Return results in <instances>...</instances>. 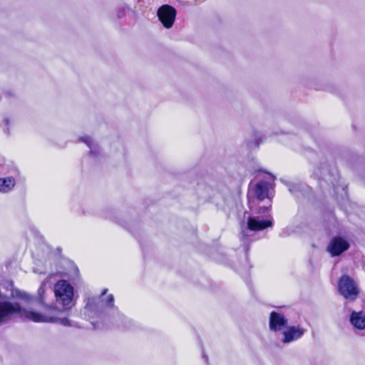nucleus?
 <instances>
[{"mask_svg":"<svg viewBox=\"0 0 365 365\" xmlns=\"http://www.w3.org/2000/svg\"><path fill=\"white\" fill-rule=\"evenodd\" d=\"M56 302L62 305L60 309L56 305L46 306L43 313L34 310L21 309L18 303L6 301L0 302V325L7 322L14 314H19L21 317L34 322H44L61 324L64 327H76L77 324L69 319L71 304L73 301L74 291L73 286L66 280H58L53 287Z\"/></svg>","mask_w":365,"mask_h":365,"instance_id":"obj_1","label":"nucleus"},{"mask_svg":"<svg viewBox=\"0 0 365 365\" xmlns=\"http://www.w3.org/2000/svg\"><path fill=\"white\" fill-rule=\"evenodd\" d=\"M270 188L271 185L265 181H261L255 185H250L247 195L250 207H252V203L254 204L255 200L261 202L264 199H268V205L259 207L258 212L264 213L268 210L269 207H271Z\"/></svg>","mask_w":365,"mask_h":365,"instance_id":"obj_2","label":"nucleus"},{"mask_svg":"<svg viewBox=\"0 0 365 365\" xmlns=\"http://www.w3.org/2000/svg\"><path fill=\"white\" fill-rule=\"evenodd\" d=\"M107 289H104L98 298H89L85 307L88 311L103 312L105 309L114 308V297L112 294L106 295Z\"/></svg>","mask_w":365,"mask_h":365,"instance_id":"obj_3","label":"nucleus"},{"mask_svg":"<svg viewBox=\"0 0 365 365\" xmlns=\"http://www.w3.org/2000/svg\"><path fill=\"white\" fill-rule=\"evenodd\" d=\"M339 292L346 299L354 300L359 294L355 282L348 276L341 277L339 282Z\"/></svg>","mask_w":365,"mask_h":365,"instance_id":"obj_4","label":"nucleus"},{"mask_svg":"<svg viewBox=\"0 0 365 365\" xmlns=\"http://www.w3.org/2000/svg\"><path fill=\"white\" fill-rule=\"evenodd\" d=\"M158 16L163 26L169 29L172 27L174 24L176 16V10L170 5H163L158 10Z\"/></svg>","mask_w":365,"mask_h":365,"instance_id":"obj_5","label":"nucleus"},{"mask_svg":"<svg viewBox=\"0 0 365 365\" xmlns=\"http://www.w3.org/2000/svg\"><path fill=\"white\" fill-rule=\"evenodd\" d=\"M305 329L300 326L287 327L282 331L281 341L283 344H289L302 337Z\"/></svg>","mask_w":365,"mask_h":365,"instance_id":"obj_6","label":"nucleus"},{"mask_svg":"<svg viewBox=\"0 0 365 365\" xmlns=\"http://www.w3.org/2000/svg\"><path fill=\"white\" fill-rule=\"evenodd\" d=\"M349 247V242L341 237H334L327 247V251L332 257L338 256L347 250Z\"/></svg>","mask_w":365,"mask_h":365,"instance_id":"obj_7","label":"nucleus"},{"mask_svg":"<svg viewBox=\"0 0 365 365\" xmlns=\"http://www.w3.org/2000/svg\"><path fill=\"white\" fill-rule=\"evenodd\" d=\"M287 319L280 313L272 312L269 316V329L274 331H281L287 324Z\"/></svg>","mask_w":365,"mask_h":365,"instance_id":"obj_8","label":"nucleus"},{"mask_svg":"<svg viewBox=\"0 0 365 365\" xmlns=\"http://www.w3.org/2000/svg\"><path fill=\"white\" fill-rule=\"evenodd\" d=\"M272 222L269 220H260L258 217H249L247 222V229L250 231H261L267 227H272Z\"/></svg>","mask_w":365,"mask_h":365,"instance_id":"obj_9","label":"nucleus"},{"mask_svg":"<svg viewBox=\"0 0 365 365\" xmlns=\"http://www.w3.org/2000/svg\"><path fill=\"white\" fill-rule=\"evenodd\" d=\"M349 322L354 330H364L365 312L353 311L350 314Z\"/></svg>","mask_w":365,"mask_h":365,"instance_id":"obj_10","label":"nucleus"},{"mask_svg":"<svg viewBox=\"0 0 365 365\" xmlns=\"http://www.w3.org/2000/svg\"><path fill=\"white\" fill-rule=\"evenodd\" d=\"M15 180L14 178L9 177L6 178H0V192H8L15 186Z\"/></svg>","mask_w":365,"mask_h":365,"instance_id":"obj_11","label":"nucleus"},{"mask_svg":"<svg viewBox=\"0 0 365 365\" xmlns=\"http://www.w3.org/2000/svg\"><path fill=\"white\" fill-rule=\"evenodd\" d=\"M79 140L84 143L90 148L91 155L96 156L98 153V147L96 143H95L91 138L89 136H83L79 138Z\"/></svg>","mask_w":365,"mask_h":365,"instance_id":"obj_12","label":"nucleus"},{"mask_svg":"<svg viewBox=\"0 0 365 365\" xmlns=\"http://www.w3.org/2000/svg\"><path fill=\"white\" fill-rule=\"evenodd\" d=\"M49 279H50V277H48L46 279H44L41 282V284L40 287L38 289L37 301H38V302L40 304L43 306V307H44V312H46V307L47 306L45 304V297H44V294H45V292H46L45 286H46V283L48 282Z\"/></svg>","mask_w":365,"mask_h":365,"instance_id":"obj_13","label":"nucleus"},{"mask_svg":"<svg viewBox=\"0 0 365 365\" xmlns=\"http://www.w3.org/2000/svg\"><path fill=\"white\" fill-rule=\"evenodd\" d=\"M16 296L27 302H30L32 299L29 294L24 292H18Z\"/></svg>","mask_w":365,"mask_h":365,"instance_id":"obj_14","label":"nucleus"},{"mask_svg":"<svg viewBox=\"0 0 365 365\" xmlns=\"http://www.w3.org/2000/svg\"><path fill=\"white\" fill-rule=\"evenodd\" d=\"M242 234H243L244 236L247 235V234L245 233V231L244 230H242Z\"/></svg>","mask_w":365,"mask_h":365,"instance_id":"obj_15","label":"nucleus"},{"mask_svg":"<svg viewBox=\"0 0 365 365\" xmlns=\"http://www.w3.org/2000/svg\"><path fill=\"white\" fill-rule=\"evenodd\" d=\"M4 122L6 123V124H8L9 120L7 119H6V120H4Z\"/></svg>","mask_w":365,"mask_h":365,"instance_id":"obj_16","label":"nucleus"},{"mask_svg":"<svg viewBox=\"0 0 365 365\" xmlns=\"http://www.w3.org/2000/svg\"><path fill=\"white\" fill-rule=\"evenodd\" d=\"M260 142H262V140H260V141H257V142L256 143L257 145H258L259 144V143H260Z\"/></svg>","mask_w":365,"mask_h":365,"instance_id":"obj_17","label":"nucleus"}]
</instances>
